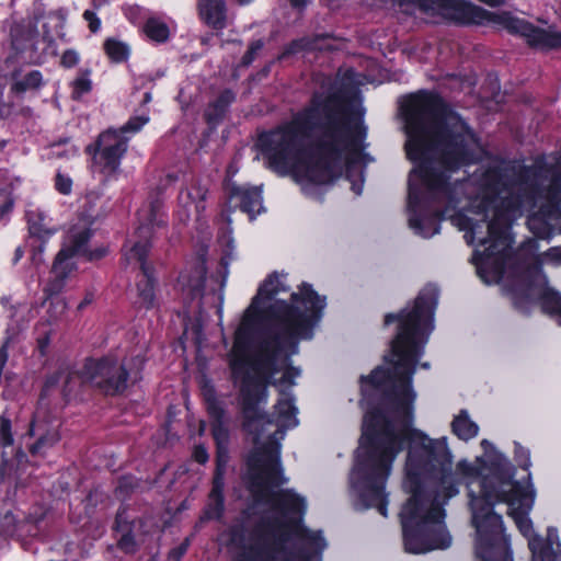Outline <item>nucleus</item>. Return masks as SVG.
<instances>
[{"label": "nucleus", "instance_id": "nucleus-24", "mask_svg": "<svg viewBox=\"0 0 561 561\" xmlns=\"http://www.w3.org/2000/svg\"><path fill=\"white\" fill-rule=\"evenodd\" d=\"M534 499L527 496L522 502H512L508 505L507 515L513 518L518 530L525 537H529L533 533V522L528 517L529 510Z\"/></svg>", "mask_w": 561, "mask_h": 561}, {"label": "nucleus", "instance_id": "nucleus-15", "mask_svg": "<svg viewBox=\"0 0 561 561\" xmlns=\"http://www.w3.org/2000/svg\"><path fill=\"white\" fill-rule=\"evenodd\" d=\"M26 435L35 438L27 447L33 457L46 456L61 440L60 425L48 416L39 417L37 414L31 419Z\"/></svg>", "mask_w": 561, "mask_h": 561}, {"label": "nucleus", "instance_id": "nucleus-50", "mask_svg": "<svg viewBox=\"0 0 561 561\" xmlns=\"http://www.w3.org/2000/svg\"><path fill=\"white\" fill-rule=\"evenodd\" d=\"M80 54L73 48H67L60 56L59 65L64 69H72L80 62Z\"/></svg>", "mask_w": 561, "mask_h": 561}, {"label": "nucleus", "instance_id": "nucleus-57", "mask_svg": "<svg viewBox=\"0 0 561 561\" xmlns=\"http://www.w3.org/2000/svg\"><path fill=\"white\" fill-rule=\"evenodd\" d=\"M211 435L219 446H221L222 440L228 439V430L225 427L224 422L211 424Z\"/></svg>", "mask_w": 561, "mask_h": 561}, {"label": "nucleus", "instance_id": "nucleus-17", "mask_svg": "<svg viewBox=\"0 0 561 561\" xmlns=\"http://www.w3.org/2000/svg\"><path fill=\"white\" fill-rule=\"evenodd\" d=\"M79 222H82V226L75 225L70 228L68 233V245L62 248L59 251L58 262L61 261L62 256L67 254L77 256L81 255L88 248V243L93 237L94 230L92 226L94 225V217L88 215L85 211H81L78 215Z\"/></svg>", "mask_w": 561, "mask_h": 561}, {"label": "nucleus", "instance_id": "nucleus-42", "mask_svg": "<svg viewBox=\"0 0 561 561\" xmlns=\"http://www.w3.org/2000/svg\"><path fill=\"white\" fill-rule=\"evenodd\" d=\"M126 531L117 540V548L126 554H134L137 551V542L133 533V524L126 522Z\"/></svg>", "mask_w": 561, "mask_h": 561}, {"label": "nucleus", "instance_id": "nucleus-62", "mask_svg": "<svg viewBox=\"0 0 561 561\" xmlns=\"http://www.w3.org/2000/svg\"><path fill=\"white\" fill-rule=\"evenodd\" d=\"M13 105L3 100V94L0 91V121L8 118L12 113Z\"/></svg>", "mask_w": 561, "mask_h": 561}, {"label": "nucleus", "instance_id": "nucleus-22", "mask_svg": "<svg viewBox=\"0 0 561 561\" xmlns=\"http://www.w3.org/2000/svg\"><path fill=\"white\" fill-rule=\"evenodd\" d=\"M197 10L201 20L215 31L227 26V5L225 0H198Z\"/></svg>", "mask_w": 561, "mask_h": 561}, {"label": "nucleus", "instance_id": "nucleus-49", "mask_svg": "<svg viewBox=\"0 0 561 561\" xmlns=\"http://www.w3.org/2000/svg\"><path fill=\"white\" fill-rule=\"evenodd\" d=\"M72 179L58 171L54 179V187L61 195H70L72 192Z\"/></svg>", "mask_w": 561, "mask_h": 561}, {"label": "nucleus", "instance_id": "nucleus-20", "mask_svg": "<svg viewBox=\"0 0 561 561\" xmlns=\"http://www.w3.org/2000/svg\"><path fill=\"white\" fill-rule=\"evenodd\" d=\"M46 84L44 76L39 70H30L23 73L21 68H14L10 72V92L22 98L27 92H36Z\"/></svg>", "mask_w": 561, "mask_h": 561}, {"label": "nucleus", "instance_id": "nucleus-8", "mask_svg": "<svg viewBox=\"0 0 561 561\" xmlns=\"http://www.w3.org/2000/svg\"><path fill=\"white\" fill-rule=\"evenodd\" d=\"M82 376L102 394L112 398L123 396L130 380L135 385L142 379L140 371L131 375L124 363L108 355L85 358Z\"/></svg>", "mask_w": 561, "mask_h": 561}, {"label": "nucleus", "instance_id": "nucleus-21", "mask_svg": "<svg viewBox=\"0 0 561 561\" xmlns=\"http://www.w3.org/2000/svg\"><path fill=\"white\" fill-rule=\"evenodd\" d=\"M491 181L488 182L481 192V196L473 202V207L476 208V213L483 216L482 222L488 220L490 211L495 214V209L499 203V195L501 193L500 182H501V173L499 171H493L490 175Z\"/></svg>", "mask_w": 561, "mask_h": 561}, {"label": "nucleus", "instance_id": "nucleus-25", "mask_svg": "<svg viewBox=\"0 0 561 561\" xmlns=\"http://www.w3.org/2000/svg\"><path fill=\"white\" fill-rule=\"evenodd\" d=\"M489 476L499 480L505 485L513 488V480L515 474L514 466L501 453H494L490 460L485 463Z\"/></svg>", "mask_w": 561, "mask_h": 561}, {"label": "nucleus", "instance_id": "nucleus-5", "mask_svg": "<svg viewBox=\"0 0 561 561\" xmlns=\"http://www.w3.org/2000/svg\"><path fill=\"white\" fill-rule=\"evenodd\" d=\"M286 288L277 272L271 273L259 286L256 295L245 310L241 324L234 333L233 348L244 352L249 348L254 324L262 319L275 322L277 330L267 331L259 343V352L251 362L255 376H247L241 393L247 410L266 396V386L277 371L276 360L282 351L289 348L287 358L299 351L301 340H311L314 328L322 320L327 297L319 295L311 284L302 283L297 293L290 295V302L276 299L265 308L261 304L272 300Z\"/></svg>", "mask_w": 561, "mask_h": 561}, {"label": "nucleus", "instance_id": "nucleus-32", "mask_svg": "<svg viewBox=\"0 0 561 561\" xmlns=\"http://www.w3.org/2000/svg\"><path fill=\"white\" fill-rule=\"evenodd\" d=\"M528 547L533 554V561H553L554 551L552 542L545 540L539 535L529 537Z\"/></svg>", "mask_w": 561, "mask_h": 561}, {"label": "nucleus", "instance_id": "nucleus-3", "mask_svg": "<svg viewBox=\"0 0 561 561\" xmlns=\"http://www.w3.org/2000/svg\"><path fill=\"white\" fill-rule=\"evenodd\" d=\"M354 95V88L345 83L316 91L289 121L260 133L255 146L267 167L280 175H302L313 184L333 182L343 154L360 153L367 137Z\"/></svg>", "mask_w": 561, "mask_h": 561}, {"label": "nucleus", "instance_id": "nucleus-29", "mask_svg": "<svg viewBox=\"0 0 561 561\" xmlns=\"http://www.w3.org/2000/svg\"><path fill=\"white\" fill-rule=\"evenodd\" d=\"M450 426L451 433L465 442L474 438L479 433L478 424L470 419L466 409L459 411V413L454 417Z\"/></svg>", "mask_w": 561, "mask_h": 561}, {"label": "nucleus", "instance_id": "nucleus-27", "mask_svg": "<svg viewBox=\"0 0 561 561\" xmlns=\"http://www.w3.org/2000/svg\"><path fill=\"white\" fill-rule=\"evenodd\" d=\"M535 285L533 282L513 286L510 289L512 304L516 310L522 313L528 314L537 298L535 297Z\"/></svg>", "mask_w": 561, "mask_h": 561}, {"label": "nucleus", "instance_id": "nucleus-61", "mask_svg": "<svg viewBox=\"0 0 561 561\" xmlns=\"http://www.w3.org/2000/svg\"><path fill=\"white\" fill-rule=\"evenodd\" d=\"M14 208V199L11 196L5 197L3 203L0 204V221L9 216Z\"/></svg>", "mask_w": 561, "mask_h": 561}, {"label": "nucleus", "instance_id": "nucleus-11", "mask_svg": "<svg viewBox=\"0 0 561 561\" xmlns=\"http://www.w3.org/2000/svg\"><path fill=\"white\" fill-rule=\"evenodd\" d=\"M129 141L128 136L121 135L115 127H108L85 147L84 152L93 158L94 162L101 167L102 172L113 175L121 169L122 161L128 151Z\"/></svg>", "mask_w": 561, "mask_h": 561}, {"label": "nucleus", "instance_id": "nucleus-51", "mask_svg": "<svg viewBox=\"0 0 561 561\" xmlns=\"http://www.w3.org/2000/svg\"><path fill=\"white\" fill-rule=\"evenodd\" d=\"M47 510L43 505H34L27 513V515L23 518L26 520V524H34L37 526H42L43 522L46 519Z\"/></svg>", "mask_w": 561, "mask_h": 561}, {"label": "nucleus", "instance_id": "nucleus-19", "mask_svg": "<svg viewBox=\"0 0 561 561\" xmlns=\"http://www.w3.org/2000/svg\"><path fill=\"white\" fill-rule=\"evenodd\" d=\"M75 375V371L71 369L70 365L67 363H61L58 368L49 373L45 376L39 396H38V404L39 405H48L49 404V397L53 391H55L61 380H64L62 387H61V397L66 403L70 401V390L69 385L72 379V376Z\"/></svg>", "mask_w": 561, "mask_h": 561}, {"label": "nucleus", "instance_id": "nucleus-64", "mask_svg": "<svg viewBox=\"0 0 561 561\" xmlns=\"http://www.w3.org/2000/svg\"><path fill=\"white\" fill-rule=\"evenodd\" d=\"M274 60L265 64L255 75L252 76V80H262L270 76Z\"/></svg>", "mask_w": 561, "mask_h": 561}, {"label": "nucleus", "instance_id": "nucleus-33", "mask_svg": "<svg viewBox=\"0 0 561 561\" xmlns=\"http://www.w3.org/2000/svg\"><path fill=\"white\" fill-rule=\"evenodd\" d=\"M103 49L108 59L114 64H122L130 56L129 46L114 37H108L103 43Z\"/></svg>", "mask_w": 561, "mask_h": 561}, {"label": "nucleus", "instance_id": "nucleus-28", "mask_svg": "<svg viewBox=\"0 0 561 561\" xmlns=\"http://www.w3.org/2000/svg\"><path fill=\"white\" fill-rule=\"evenodd\" d=\"M537 304L542 313L556 320L561 327V294L557 289L545 287L537 297Z\"/></svg>", "mask_w": 561, "mask_h": 561}, {"label": "nucleus", "instance_id": "nucleus-18", "mask_svg": "<svg viewBox=\"0 0 561 561\" xmlns=\"http://www.w3.org/2000/svg\"><path fill=\"white\" fill-rule=\"evenodd\" d=\"M159 280L156 271L140 272L136 279V299L134 306L138 310L150 311L160 307Z\"/></svg>", "mask_w": 561, "mask_h": 561}, {"label": "nucleus", "instance_id": "nucleus-1", "mask_svg": "<svg viewBox=\"0 0 561 561\" xmlns=\"http://www.w3.org/2000/svg\"><path fill=\"white\" fill-rule=\"evenodd\" d=\"M394 322L393 358L385 357L391 367L377 366L359 378L362 401L369 408L351 481L364 508H376L387 517V482L397 456L408 448L404 488L411 496L399 517L404 550L420 554L450 546L451 536L440 525L444 505L459 490L447 437L431 438L414 427L413 376L434 330V318H383L385 325Z\"/></svg>", "mask_w": 561, "mask_h": 561}, {"label": "nucleus", "instance_id": "nucleus-43", "mask_svg": "<svg viewBox=\"0 0 561 561\" xmlns=\"http://www.w3.org/2000/svg\"><path fill=\"white\" fill-rule=\"evenodd\" d=\"M13 444L12 421L5 413H2L0 415V447L5 449L13 446Z\"/></svg>", "mask_w": 561, "mask_h": 561}, {"label": "nucleus", "instance_id": "nucleus-54", "mask_svg": "<svg viewBox=\"0 0 561 561\" xmlns=\"http://www.w3.org/2000/svg\"><path fill=\"white\" fill-rule=\"evenodd\" d=\"M82 18L88 23V27L91 33L96 34L101 30L102 22L95 11L85 10Z\"/></svg>", "mask_w": 561, "mask_h": 561}, {"label": "nucleus", "instance_id": "nucleus-58", "mask_svg": "<svg viewBox=\"0 0 561 561\" xmlns=\"http://www.w3.org/2000/svg\"><path fill=\"white\" fill-rule=\"evenodd\" d=\"M478 556L482 561H514L511 550H503L502 553H482Z\"/></svg>", "mask_w": 561, "mask_h": 561}, {"label": "nucleus", "instance_id": "nucleus-38", "mask_svg": "<svg viewBox=\"0 0 561 561\" xmlns=\"http://www.w3.org/2000/svg\"><path fill=\"white\" fill-rule=\"evenodd\" d=\"M150 248L149 241H138L130 249L131 256L139 262L140 272L156 271L154 266L148 262Z\"/></svg>", "mask_w": 561, "mask_h": 561}, {"label": "nucleus", "instance_id": "nucleus-2", "mask_svg": "<svg viewBox=\"0 0 561 561\" xmlns=\"http://www.w3.org/2000/svg\"><path fill=\"white\" fill-rule=\"evenodd\" d=\"M407 158L413 163L408 182L409 226L431 238L439 232L444 210L433 203H458L451 174L479 162L480 139L468 122L436 91L419 90L400 103Z\"/></svg>", "mask_w": 561, "mask_h": 561}, {"label": "nucleus", "instance_id": "nucleus-4", "mask_svg": "<svg viewBox=\"0 0 561 561\" xmlns=\"http://www.w3.org/2000/svg\"><path fill=\"white\" fill-rule=\"evenodd\" d=\"M250 491L257 503H267L282 518H262L252 530L254 542L245 543V526L233 524L228 529L229 543L240 549L236 561H321L327 541L321 530L304 524L305 497L287 483L280 459V444L273 437L255 446L247 456Z\"/></svg>", "mask_w": 561, "mask_h": 561}, {"label": "nucleus", "instance_id": "nucleus-6", "mask_svg": "<svg viewBox=\"0 0 561 561\" xmlns=\"http://www.w3.org/2000/svg\"><path fill=\"white\" fill-rule=\"evenodd\" d=\"M403 9L414 5L430 16L439 18L445 24L460 27L497 24L511 35L524 37L534 49H561V32L539 27L531 22L514 15L510 11L492 12L470 0H391Z\"/></svg>", "mask_w": 561, "mask_h": 561}, {"label": "nucleus", "instance_id": "nucleus-63", "mask_svg": "<svg viewBox=\"0 0 561 561\" xmlns=\"http://www.w3.org/2000/svg\"><path fill=\"white\" fill-rule=\"evenodd\" d=\"M126 522H128L127 518L124 516V514L121 511H118L115 516L113 530L125 533L126 531V524H125Z\"/></svg>", "mask_w": 561, "mask_h": 561}, {"label": "nucleus", "instance_id": "nucleus-39", "mask_svg": "<svg viewBox=\"0 0 561 561\" xmlns=\"http://www.w3.org/2000/svg\"><path fill=\"white\" fill-rule=\"evenodd\" d=\"M288 352H289V348H285L284 351H282L279 356L277 357V360H276L277 371L273 375V377L280 370L278 363H279V360H282L283 364L285 365V368H284V373H283V376L279 381L283 383L294 385L295 378L298 377L300 374V369L298 367H295L291 365V356L293 355L288 356V358L286 357Z\"/></svg>", "mask_w": 561, "mask_h": 561}, {"label": "nucleus", "instance_id": "nucleus-46", "mask_svg": "<svg viewBox=\"0 0 561 561\" xmlns=\"http://www.w3.org/2000/svg\"><path fill=\"white\" fill-rule=\"evenodd\" d=\"M457 225L460 230H465L471 234V238L473 239L477 233H480L483 228V222H479L471 217L459 214L457 216Z\"/></svg>", "mask_w": 561, "mask_h": 561}, {"label": "nucleus", "instance_id": "nucleus-34", "mask_svg": "<svg viewBox=\"0 0 561 561\" xmlns=\"http://www.w3.org/2000/svg\"><path fill=\"white\" fill-rule=\"evenodd\" d=\"M523 203L524 198L519 193L512 192L504 197L499 195V203L495 209V214H501L502 217L513 220L515 214L520 210Z\"/></svg>", "mask_w": 561, "mask_h": 561}, {"label": "nucleus", "instance_id": "nucleus-52", "mask_svg": "<svg viewBox=\"0 0 561 561\" xmlns=\"http://www.w3.org/2000/svg\"><path fill=\"white\" fill-rule=\"evenodd\" d=\"M207 190L199 185H194L188 191L187 196L190 199L196 203V209L201 210L205 208L204 202L206 201Z\"/></svg>", "mask_w": 561, "mask_h": 561}, {"label": "nucleus", "instance_id": "nucleus-41", "mask_svg": "<svg viewBox=\"0 0 561 561\" xmlns=\"http://www.w3.org/2000/svg\"><path fill=\"white\" fill-rule=\"evenodd\" d=\"M228 451L222 446L217 445L216 450V468L211 483L225 484V470L228 463Z\"/></svg>", "mask_w": 561, "mask_h": 561}, {"label": "nucleus", "instance_id": "nucleus-55", "mask_svg": "<svg viewBox=\"0 0 561 561\" xmlns=\"http://www.w3.org/2000/svg\"><path fill=\"white\" fill-rule=\"evenodd\" d=\"M108 253V249L104 245L96 247L93 250L87 248V250L81 254L87 261L94 262L105 257Z\"/></svg>", "mask_w": 561, "mask_h": 561}, {"label": "nucleus", "instance_id": "nucleus-13", "mask_svg": "<svg viewBox=\"0 0 561 561\" xmlns=\"http://www.w3.org/2000/svg\"><path fill=\"white\" fill-rule=\"evenodd\" d=\"M224 192L226 203L221 209V217L228 225L231 224V215L237 209L247 214L250 220H254L264 209L262 190L257 186L240 185L232 181H226Z\"/></svg>", "mask_w": 561, "mask_h": 561}, {"label": "nucleus", "instance_id": "nucleus-12", "mask_svg": "<svg viewBox=\"0 0 561 561\" xmlns=\"http://www.w3.org/2000/svg\"><path fill=\"white\" fill-rule=\"evenodd\" d=\"M472 524L477 529V554L502 553L511 550L504 541V523L500 514L493 508H480L476 504L472 507Z\"/></svg>", "mask_w": 561, "mask_h": 561}, {"label": "nucleus", "instance_id": "nucleus-16", "mask_svg": "<svg viewBox=\"0 0 561 561\" xmlns=\"http://www.w3.org/2000/svg\"><path fill=\"white\" fill-rule=\"evenodd\" d=\"M28 237L34 241L31 244L33 259L41 255L49 239L57 232L56 228L47 224V215L41 209L27 210L25 213Z\"/></svg>", "mask_w": 561, "mask_h": 561}, {"label": "nucleus", "instance_id": "nucleus-53", "mask_svg": "<svg viewBox=\"0 0 561 561\" xmlns=\"http://www.w3.org/2000/svg\"><path fill=\"white\" fill-rule=\"evenodd\" d=\"M515 460L522 469L528 470L531 465L529 450L516 444Z\"/></svg>", "mask_w": 561, "mask_h": 561}, {"label": "nucleus", "instance_id": "nucleus-60", "mask_svg": "<svg viewBox=\"0 0 561 561\" xmlns=\"http://www.w3.org/2000/svg\"><path fill=\"white\" fill-rule=\"evenodd\" d=\"M192 457L199 465H205L209 459L208 451L202 444L194 446Z\"/></svg>", "mask_w": 561, "mask_h": 561}, {"label": "nucleus", "instance_id": "nucleus-30", "mask_svg": "<svg viewBox=\"0 0 561 561\" xmlns=\"http://www.w3.org/2000/svg\"><path fill=\"white\" fill-rule=\"evenodd\" d=\"M92 69L89 67L79 68L76 78L69 83L70 95L73 101H80L83 95L93 90L91 80Z\"/></svg>", "mask_w": 561, "mask_h": 561}, {"label": "nucleus", "instance_id": "nucleus-40", "mask_svg": "<svg viewBox=\"0 0 561 561\" xmlns=\"http://www.w3.org/2000/svg\"><path fill=\"white\" fill-rule=\"evenodd\" d=\"M72 257H73V255H70L67 252V254L65 256H62L61 261H59V264H58V259H59V252H58L54 260L51 273L55 275L57 282L60 285L64 284V282L68 278V276L70 275V273L73 270V263L70 262V260Z\"/></svg>", "mask_w": 561, "mask_h": 561}, {"label": "nucleus", "instance_id": "nucleus-45", "mask_svg": "<svg viewBox=\"0 0 561 561\" xmlns=\"http://www.w3.org/2000/svg\"><path fill=\"white\" fill-rule=\"evenodd\" d=\"M149 122V116H131L121 127L116 128L121 135L127 136V134H136Z\"/></svg>", "mask_w": 561, "mask_h": 561}, {"label": "nucleus", "instance_id": "nucleus-7", "mask_svg": "<svg viewBox=\"0 0 561 561\" xmlns=\"http://www.w3.org/2000/svg\"><path fill=\"white\" fill-rule=\"evenodd\" d=\"M254 359H234L231 362V370L233 375L242 371L243 376L241 378L240 387H239V404L241 412V427L242 431L249 435H252V440L255 445L259 444L263 433L265 425L276 424L280 428H293L298 425L297 413L298 409L295 405V398L291 393L286 392L284 390L279 391V398L277 399L274 405V412L268 413L264 411L261 405L267 403L268 399V387L271 385H276V381L271 377L270 383L266 386V396L261 398L254 405L252 410H247L244 407V399L241 393V388L243 381L247 376H255L256 371L252 368L251 362Z\"/></svg>", "mask_w": 561, "mask_h": 561}, {"label": "nucleus", "instance_id": "nucleus-48", "mask_svg": "<svg viewBox=\"0 0 561 561\" xmlns=\"http://www.w3.org/2000/svg\"><path fill=\"white\" fill-rule=\"evenodd\" d=\"M529 228L538 239H547L551 234V226L543 219L531 217L528 221Z\"/></svg>", "mask_w": 561, "mask_h": 561}, {"label": "nucleus", "instance_id": "nucleus-26", "mask_svg": "<svg viewBox=\"0 0 561 561\" xmlns=\"http://www.w3.org/2000/svg\"><path fill=\"white\" fill-rule=\"evenodd\" d=\"M225 484L211 483L208 503L203 511L202 520H221L225 514Z\"/></svg>", "mask_w": 561, "mask_h": 561}, {"label": "nucleus", "instance_id": "nucleus-44", "mask_svg": "<svg viewBox=\"0 0 561 561\" xmlns=\"http://www.w3.org/2000/svg\"><path fill=\"white\" fill-rule=\"evenodd\" d=\"M207 413L213 420V423H221L225 417V409L221 403L216 399L214 392L206 394Z\"/></svg>", "mask_w": 561, "mask_h": 561}, {"label": "nucleus", "instance_id": "nucleus-47", "mask_svg": "<svg viewBox=\"0 0 561 561\" xmlns=\"http://www.w3.org/2000/svg\"><path fill=\"white\" fill-rule=\"evenodd\" d=\"M264 45L265 42L262 38L252 41L249 44L247 51L241 57L240 67H249L255 60L256 55L263 49Z\"/></svg>", "mask_w": 561, "mask_h": 561}, {"label": "nucleus", "instance_id": "nucleus-36", "mask_svg": "<svg viewBox=\"0 0 561 561\" xmlns=\"http://www.w3.org/2000/svg\"><path fill=\"white\" fill-rule=\"evenodd\" d=\"M313 49V43L310 39V37H300L290 41L288 44H286L282 51L277 55L276 60L283 61L287 58H289L293 55H296L301 51H310Z\"/></svg>", "mask_w": 561, "mask_h": 561}, {"label": "nucleus", "instance_id": "nucleus-10", "mask_svg": "<svg viewBox=\"0 0 561 561\" xmlns=\"http://www.w3.org/2000/svg\"><path fill=\"white\" fill-rule=\"evenodd\" d=\"M512 221L510 218L502 217L501 214H494L491 219L488 218L484 221L488 227V236L480 239L479 242L486 247L482 253H479L476 265L479 277L485 284L491 283L490 275L493 278H499L502 275V267L496 264L490 266V261L500 252V248L504 249L510 245Z\"/></svg>", "mask_w": 561, "mask_h": 561}, {"label": "nucleus", "instance_id": "nucleus-23", "mask_svg": "<svg viewBox=\"0 0 561 561\" xmlns=\"http://www.w3.org/2000/svg\"><path fill=\"white\" fill-rule=\"evenodd\" d=\"M236 100L237 94L231 89H224L215 100L209 102L204 114L206 123L213 126L219 125Z\"/></svg>", "mask_w": 561, "mask_h": 561}, {"label": "nucleus", "instance_id": "nucleus-56", "mask_svg": "<svg viewBox=\"0 0 561 561\" xmlns=\"http://www.w3.org/2000/svg\"><path fill=\"white\" fill-rule=\"evenodd\" d=\"M233 251H234V240L231 236H229L226 240L222 255L220 259V264L227 266L233 260Z\"/></svg>", "mask_w": 561, "mask_h": 561}, {"label": "nucleus", "instance_id": "nucleus-14", "mask_svg": "<svg viewBox=\"0 0 561 561\" xmlns=\"http://www.w3.org/2000/svg\"><path fill=\"white\" fill-rule=\"evenodd\" d=\"M504 486L506 485L489 474L483 476L480 481L481 496L474 499L471 505L476 504L482 510L493 508L496 503L503 502L510 505L512 502H522L527 496H530L531 500L535 496L534 490H528L519 482H514L513 488L508 491H505Z\"/></svg>", "mask_w": 561, "mask_h": 561}, {"label": "nucleus", "instance_id": "nucleus-59", "mask_svg": "<svg viewBox=\"0 0 561 561\" xmlns=\"http://www.w3.org/2000/svg\"><path fill=\"white\" fill-rule=\"evenodd\" d=\"M188 546H190V541H188V539H185L179 546L172 548L169 551V559H172L174 561H180L182 559V557L186 553Z\"/></svg>", "mask_w": 561, "mask_h": 561}, {"label": "nucleus", "instance_id": "nucleus-9", "mask_svg": "<svg viewBox=\"0 0 561 561\" xmlns=\"http://www.w3.org/2000/svg\"><path fill=\"white\" fill-rule=\"evenodd\" d=\"M9 59L22 60L27 65L42 66L50 57H56L58 45L46 24L43 34L24 23H14L10 28Z\"/></svg>", "mask_w": 561, "mask_h": 561}, {"label": "nucleus", "instance_id": "nucleus-37", "mask_svg": "<svg viewBox=\"0 0 561 561\" xmlns=\"http://www.w3.org/2000/svg\"><path fill=\"white\" fill-rule=\"evenodd\" d=\"M42 526L26 524V520H13L12 526L5 529V534L10 537H31L36 538L41 535Z\"/></svg>", "mask_w": 561, "mask_h": 561}, {"label": "nucleus", "instance_id": "nucleus-31", "mask_svg": "<svg viewBox=\"0 0 561 561\" xmlns=\"http://www.w3.org/2000/svg\"><path fill=\"white\" fill-rule=\"evenodd\" d=\"M146 36L157 44H164L170 38V28L168 24L157 18H149L142 26Z\"/></svg>", "mask_w": 561, "mask_h": 561}, {"label": "nucleus", "instance_id": "nucleus-35", "mask_svg": "<svg viewBox=\"0 0 561 561\" xmlns=\"http://www.w3.org/2000/svg\"><path fill=\"white\" fill-rule=\"evenodd\" d=\"M140 480L131 473L123 474L118 477L117 484L115 486V496L119 500H128L139 486Z\"/></svg>", "mask_w": 561, "mask_h": 561}]
</instances>
